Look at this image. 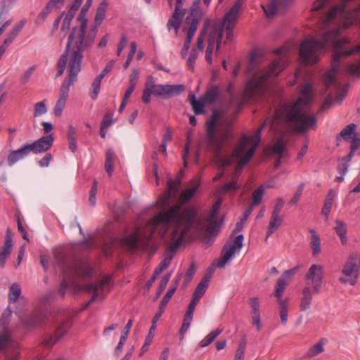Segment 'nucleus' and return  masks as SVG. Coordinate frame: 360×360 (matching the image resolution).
I'll return each instance as SVG.
<instances>
[{
  "label": "nucleus",
  "mask_w": 360,
  "mask_h": 360,
  "mask_svg": "<svg viewBox=\"0 0 360 360\" xmlns=\"http://www.w3.org/2000/svg\"><path fill=\"white\" fill-rule=\"evenodd\" d=\"M127 339V338H126L124 336H122V335L120 336L118 345L115 347V352H114L115 355L116 356H119L121 354Z\"/></svg>",
  "instance_id": "680f3d73"
},
{
  "label": "nucleus",
  "mask_w": 360,
  "mask_h": 360,
  "mask_svg": "<svg viewBox=\"0 0 360 360\" xmlns=\"http://www.w3.org/2000/svg\"><path fill=\"white\" fill-rule=\"evenodd\" d=\"M357 255L351 254L345 262L341 274L339 277V281L344 285H354L358 280L360 266L356 262Z\"/></svg>",
  "instance_id": "6e6552de"
},
{
  "label": "nucleus",
  "mask_w": 360,
  "mask_h": 360,
  "mask_svg": "<svg viewBox=\"0 0 360 360\" xmlns=\"http://www.w3.org/2000/svg\"><path fill=\"white\" fill-rule=\"evenodd\" d=\"M313 294H315L313 292V289H311L309 286H306L303 288L302 292V298L300 300V310L306 311L310 308L312 301Z\"/></svg>",
  "instance_id": "5701e85b"
},
{
  "label": "nucleus",
  "mask_w": 360,
  "mask_h": 360,
  "mask_svg": "<svg viewBox=\"0 0 360 360\" xmlns=\"http://www.w3.org/2000/svg\"><path fill=\"white\" fill-rule=\"evenodd\" d=\"M101 79L96 77L92 82L91 88L89 91V95L94 101L96 100L98 96L101 89Z\"/></svg>",
  "instance_id": "ea45409f"
},
{
  "label": "nucleus",
  "mask_w": 360,
  "mask_h": 360,
  "mask_svg": "<svg viewBox=\"0 0 360 360\" xmlns=\"http://www.w3.org/2000/svg\"><path fill=\"white\" fill-rule=\"evenodd\" d=\"M155 330H152V328H150L147 337L145 339V341H144V343H143L142 347L141 348V351H140V354H139V355L141 356L144 355V354L148 351V347H149V346L150 345V344L152 342V340H153V336H154L153 332Z\"/></svg>",
  "instance_id": "de8ad7c7"
},
{
  "label": "nucleus",
  "mask_w": 360,
  "mask_h": 360,
  "mask_svg": "<svg viewBox=\"0 0 360 360\" xmlns=\"http://www.w3.org/2000/svg\"><path fill=\"white\" fill-rule=\"evenodd\" d=\"M11 22V20H8L6 22L0 27V35L4 32L6 27H7ZM25 23V20L21 21L19 24L15 25L13 30L10 32L8 37L5 39L4 44L0 46V58L4 53L6 47L11 44L15 37L18 36V33L22 28Z\"/></svg>",
  "instance_id": "dca6fc26"
},
{
  "label": "nucleus",
  "mask_w": 360,
  "mask_h": 360,
  "mask_svg": "<svg viewBox=\"0 0 360 360\" xmlns=\"http://www.w3.org/2000/svg\"><path fill=\"white\" fill-rule=\"evenodd\" d=\"M208 283H209V278H203L200 282V283L198 285V286L194 292V294H195L197 295H198L199 296L202 297L208 287Z\"/></svg>",
  "instance_id": "8fccbe9b"
},
{
  "label": "nucleus",
  "mask_w": 360,
  "mask_h": 360,
  "mask_svg": "<svg viewBox=\"0 0 360 360\" xmlns=\"http://www.w3.org/2000/svg\"><path fill=\"white\" fill-rule=\"evenodd\" d=\"M12 247L13 245H10L9 243H4L0 251V266L1 268L5 266L6 262L11 253Z\"/></svg>",
  "instance_id": "4c0bfd02"
},
{
  "label": "nucleus",
  "mask_w": 360,
  "mask_h": 360,
  "mask_svg": "<svg viewBox=\"0 0 360 360\" xmlns=\"http://www.w3.org/2000/svg\"><path fill=\"white\" fill-rule=\"evenodd\" d=\"M110 281V277L109 276H105L101 281L94 284H89L82 286L81 290L94 292L90 301L87 303V305H89L90 303L94 302L96 298L101 296V293L104 292L106 288L108 287Z\"/></svg>",
  "instance_id": "2eb2a0df"
},
{
  "label": "nucleus",
  "mask_w": 360,
  "mask_h": 360,
  "mask_svg": "<svg viewBox=\"0 0 360 360\" xmlns=\"http://www.w3.org/2000/svg\"><path fill=\"white\" fill-rule=\"evenodd\" d=\"M93 0H86L85 4L82 6L79 15L78 16L77 21L82 22V20H86L85 15L92 4Z\"/></svg>",
  "instance_id": "13d9d810"
},
{
  "label": "nucleus",
  "mask_w": 360,
  "mask_h": 360,
  "mask_svg": "<svg viewBox=\"0 0 360 360\" xmlns=\"http://www.w3.org/2000/svg\"><path fill=\"white\" fill-rule=\"evenodd\" d=\"M222 332V329L217 328L216 330L210 333L207 335L199 343L201 347H205L210 345L214 340Z\"/></svg>",
  "instance_id": "a19ab883"
},
{
  "label": "nucleus",
  "mask_w": 360,
  "mask_h": 360,
  "mask_svg": "<svg viewBox=\"0 0 360 360\" xmlns=\"http://www.w3.org/2000/svg\"><path fill=\"white\" fill-rule=\"evenodd\" d=\"M328 342V340L325 338H321L317 342L311 346L306 355L308 358H313L324 352V346Z\"/></svg>",
  "instance_id": "b1692460"
},
{
  "label": "nucleus",
  "mask_w": 360,
  "mask_h": 360,
  "mask_svg": "<svg viewBox=\"0 0 360 360\" xmlns=\"http://www.w3.org/2000/svg\"><path fill=\"white\" fill-rule=\"evenodd\" d=\"M200 186V180H191L189 188L182 191L176 204L155 214L143 228L122 240V244L131 250L146 248L154 233L162 238L167 237L174 242V249L191 237L193 229H202L200 217L194 206H186Z\"/></svg>",
  "instance_id": "f257e3e1"
},
{
  "label": "nucleus",
  "mask_w": 360,
  "mask_h": 360,
  "mask_svg": "<svg viewBox=\"0 0 360 360\" xmlns=\"http://www.w3.org/2000/svg\"><path fill=\"white\" fill-rule=\"evenodd\" d=\"M173 255L169 254L160 263L158 267L155 270V275H159L161 274L165 269H166L171 263Z\"/></svg>",
  "instance_id": "09e8293b"
},
{
  "label": "nucleus",
  "mask_w": 360,
  "mask_h": 360,
  "mask_svg": "<svg viewBox=\"0 0 360 360\" xmlns=\"http://www.w3.org/2000/svg\"><path fill=\"white\" fill-rule=\"evenodd\" d=\"M31 145L27 144L25 146H23L20 148L16 150L18 153L21 155L22 158H25L27 157L31 152H32V149H31Z\"/></svg>",
  "instance_id": "69168bd1"
},
{
  "label": "nucleus",
  "mask_w": 360,
  "mask_h": 360,
  "mask_svg": "<svg viewBox=\"0 0 360 360\" xmlns=\"http://www.w3.org/2000/svg\"><path fill=\"white\" fill-rule=\"evenodd\" d=\"M286 148V140L284 137L278 139L271 147V153L278 155L279 158Z\"/></svg>",
  "instance_id": "72a5a7b5"
},
{
  "label": "nucleus",
  "mask_w": 360,
  "mask_h": 360,
  "mask_svg": "<svg viewBox=\"0 0 360 360\" xmlns=\"http://www.w3.org/2000/svg\"><path fill=\"white\" fill-rule=\"evenodd\" d=\"M310 245L314 255H317L321 252V240L316 231H310Z\"/></svg>",
  "instance_id": "f704fd0d"
},
{
  "label": "nucleus",
  "mask_w": 360,
  "mask_h": 360,
  "mask_svg": "<svg viewBox=\"0 0 360 360\" xmlns=\"http://www.w3.org/2000/svg\"><path fill=\"white\" fill-rule=\"evenodd\" d=\"M298 269L299 266L284 271L282 276L278 279L275 292V295L277 297V302H278V300H288V299H282V294L285 287L288 285L289 282L292 280Z\"/></svg>",
  "instance_id": "4468645a"
},
{
  "label": "nucleus",
  "mask_w": 360,
  "mask_h": 360,
  "mask_svg": "<svg viewBox=\"0 0 360 360\" xmlns=\"http://www.w3.org/2000/svg\"><path fill=\"white\" fill-rule=\"evenodd\" d=\"M18 316L21 321L22 326L25 328L34 326L41 321V319L37 316H32L28 318L25 314L19 313Z\"/></svg>",
  "instance_id": "473e14b6"
},
{
  "label": "nucleus",
  "mask_w": 360,
  "mask_h": 360,
  "mask_svg": "<svg viewBox=\"0 0 360 360\" xmlns=\"http://www.w3.org/2000/svg\"><path fill=\"white\" fill-rule=\"evenodd\" d=\"M218 212H217L212 208V210H210V212L209 215L207 216L205 221H203L200 217L202 229H193L191 230V234L195 231H201L203 230H205L207 233H212L213 229L215 228V226L217 225V219Z\"/></svg>",
  "instance_id": "a211bd4d"
},
{
  "label": "nucleus",
  "mask_w": 360,
  "mask_h": 360,
  "mask_svg": "<svg viewBox=\"0 0 360 360\" xmlns=\"http://www.w3.org/2000/svg\"><path fill=\"white\" fill-rule=\"evenodd\" d=\"M188 99L195 114H203L205 112L204 108L207 103H205L202 97L197 99L194 94H191L189 95Z\"/></svg>",
  "instance_id": "cd10ccee"
},
{
  "label": "nucleus",
  "mask_w": 360,
  "mask_h": 360,
  "mask_svg": "<svg viewBox=\"0 0 360 360\" xmlns=\"http://www.w3.org/2000/svg\"><path fill=\"white\" fill-rule=\"evenodd\" d=\"M222 38V28L220 24H215L212 27V31L208 39V45L205 51V59L208 63H212V53L216 48L218 49Z\"/></svg>",
  "instance_id": "f8f14e48"
},
{
  "label": "nucleus",
  "mask_w": 360,
  "mask_h": 360,
  "mask_svg": "<svg viewBox=\"0 0 360 360\" xmlns=\"http://www.w3.org/2000/svg\"><path fill=\"white\" fill-rule=\"evenodd\" d=\"M151 94H153V91L146 82L145 84V89L143 92L142 101L146 103H150Z\"/></svg>",
  "instance_id": "052dcab7"
},
{
  "label": "nucleus",
  "mask_w": 360,
  "mask_h": 360,
  "mask_svg": "<svg viewBox=\"0 0 360 360\" xmlns=\"http://www.w3.org/2000/svg\"><path fill=\"white\" fill-rule=\"evenodd\" d=\"M219 89L217 86H212L210 89H209L202 98L204 99L205 103L207 104L212 103L216 101L219 96Z\"/></svg>",
  "instance_id": "79ce46f5"
},
{
  "label": "nucleus",
  "mask_w": 360,
  "mask_h": 360,
  "mask_svg": "<svg viewBox=\"0 0 360 360\" xmlns=\"http://www.w3.org/2000/svg\"><path fill=\"white\" fill-rule=\"evenodd\" d=\"M283 205H284V200H283V198H278L276 200V204L274 207L271 214H280Z\"/></svg>",
  "instance_id": "338daca9"
},
{
  "label": "nucleus",
  "mask_w": 360,
  "mask_h": 360,
  "mask_svg": "<svg viewBox=\"0 0 360 360\" xmlns=\"http://www.w3.org/2000/svg\"><path fill=\"white\" fill-rule=\"evenodd\" d=\"M63 0H50L48 4H46V7L43 8L41 12L38 14L35 19V24L38 26L42 25L52 9L56 6V5L60 2H62Z\"/></svg>",
  "instance_id": "aec40b11"
},
{
  "label": "nucleus",
  "mask_w": 360,
  "mask_h": 360,
  "mask_svg": "<svg viewBox=\"0 0 360 360\" xmlns=\"http://www.w3.org/2000/svg\"><path fill=\"white\" fill-rule=\"evenodd\" d=\"M12 311L8 307L2 314L0 319V323L3 326H6L8 323V320L11 316Z\"/></svg>",
  "instance_id": "e2e57ef3"
},
{
  "label": "nucleus",
  "mask_w": 360,
  "mask_h": 360,
  "mask_svg": "<svg viewBox=\"0 0 360 360\" xmlns=\"http://www.w3.org/2000/svg\"><path fill=\"white\" fill-rule=\"evenodd\" d=\"M313 96L312 86L310 84H304L299 98L285 103L276 110L274 120L270 123L271 129L279 131L281 124L287 125L296 131L314 129L316 119L313 114L307 112Z\"/></svg>",
  "instance_id": "7ed1b4c3"
},
{
  "label": "nucleus",
  "mask_w": 360,
  "mask_h": 360,
  "mask_svg": "<svg viewBox=\"0 0 360 360\" xmlns=\"http://www.w3.org/2000/svg\"><path fill=\"white\" fill-rule=\"evenodd\" d=\"M21 295V288L19 284L13 283L9 290L8 299L10 302H15Z\"/></svg>",
  "instance_id": "c03bdc74"
},
{
  "label": "nucleus",
  "mask_w": 360,
  "mask_h": 360,
  "mask_svg": "<svg viewBox=\"0 0 360 360\" xmlns=\"http://www.w3.org/2000/svg\"><path fill=\"white\" fill-rule=\"evenodd\" d=\"M183 1L176 0L175 10L167 23L168 30L170 32L174 30L176 35L178 34L182 19L185 15V10L182 8ZM168 2L169 6H172L173 0H168Z\"/></svg>",
  "instance_id": "ddd939ff"
},
{
  "label": "nucleus",
  "mask_w": 360,
  "mask_h": 360,
  "mask_svg": "<svg viewBox=\"0 0 360 360\" xmlns=\"http://www.w3.org/2000/svg\"><path fill=\"white\" fill-rule=\"evenodd\" d=\"M223 112L220 110L214 111L210 120L207 123V131L210 144H212L214 140V129L219 124Z\"/></svg>",
  "instance_id": "6ab92c4d"
},
{
  "label": "nucleus",
  "mask_w": 360,
  "mask_h": 360,
  "mask_svg": "<svg viewBox=\"0 0 360 360\" xmlns=\"http://www.w3.org/2000/svg\"><path fill=\"white\" fill-rule=\"evenodd\" d=\"M175 291H176V286H171L169 288V290H167L165 295L163 297V298L160 304V306H159L160 308L163 309H165V307H166L167 303L169 302L171 297H172V295H174Z\"/></svg>",
  "instance_id": "3c124183"
},
{
  "label": "nucleus",
  "mask_w": 360,
  "mask_h": 360,
  "mask_svg": "<svg viewBox=\"0 0 360 360\" xmlns=\"http://www.w3.org/2000/svg\"><path fill=\"white\" fill-rule=\"evenodd\" d=\"M264 191L265 188L263 186H260L255 190L252 193V200L250 205L254 207L258 205L262 200Z\"/></svg>",
  "instance_id": "37998d69"
},
{
  "label": "nucleus",
  "mask_w": 360,
  "mask_h": 360,
  "mask_svg": "<svg viewBox=\"0 0 360 360\" xmlns=\"http://www.w3.org/2000/svg\"><path fill=\"white\" fill-rule=\"evenodd\" d=\"M243 236H237L233 240L227 242L222 248L221 257L212 263V271L216 268H223L243 248Z\"/></svg>",
  "instance_id": "0eeeda50"
},
{
  "label": "nucleus",
  "mask_w": 360,
  "mask_h": 360,
  "mask_svg": "<svg viewBox=\"0 0 360 360\" xmlns=\"http://www.w3.org/2000/svg\"><path fill=\"white\" fill-rule=\"evenodd\" d=\"M108 4L106 1H103L100 6L97 8L96 17H95V22L98 25L101 23V22L103 20V19L105 17V12L107 10Z\"/></svg>",
  "instance_id": "49530a36"
},
{
  "label": "nucleus",
  "mask_w": 360,
  "mask_h": 360,
  "mask_svg": "<svg viewBox=\"0 0 360 360\" xmlns=\"http://www.w3.org/2000/svg\"><path fill=\"white\" fill-rule=\"evenodd\" d=\"M180 184H181L180 179H178V180L169 179L168 183H167L168 190H169L168 193L165 196L162 197L161 204L165 205V204L167 203L170 196L175 195L178 192L179 186Z\"/></svg>",
  "instance_id": "bb28decb"
},
{
  "label": "nucleus",
  "mask_w": 360,
  "mask_h": 360,
  "mask_svg": "<svg viewBox=\"0 0 360 360\" xmlns=\"http://www.w3.org/2000/svg\"><path fill=\"white\" fill-rule=\"evenodd\" d=\"M139 70H134L129 76V85L136 87L139 78Z\"/></svg>",
  "instance_id": "0e129e2a"
},
{
  "label": "nucleus",
  "mask_w": 360,
  "mask_h": 360,
  "mask_svg": "<svg viewBox=\"0 0 360 360\" xmlns=\"http://www.w3.org/2000/svg\"><path fill=\"white\" fill-rule=\"evenodd\" d=\"M335 198V195L333 190H330L328 193L327 194L326 199L324 200V205L321 210V214L323 215L327 220L329 217V214L330 212L333 200Z\"/></svg>",
  "instance_id": "7c9ffc66"
},
{
  "label": "nucleus",
  "mask_w": 360,
  "mask_h": 360,
  "mask_svg": "<svg viewBox=\"0 0 360 360\" xmlns=\"http://www.w3.org/2000/svg\"><path fill=\"white\" fill-rule=\"evenodd\" d=\"M291 1L292 0H270L266 4H262V8L266 15L268 18H271L276 13L280 5L287 4Z\"/></svg>",
  "instance_id": "412c9836"
},
{
  "label": "nucleus",
  "mask_w": 360,
  "mask_h": 360,
  "mask_svg": "<svg viewBox=\"0 0 360 360\" xmlns=\"http://www.w3.org/2000/svg\"><path fill=\"white\" fill-rule=\"evenodd\" d=\"M54 141L53 134L41 137L39 139L30 143L32 153L37 154L49 150L53 146Z\"/></svg>",
  "instance_id": "f3484780"
},
{
  "label": "nucleus",
  "mask_w": 360,
  "mask_h": 360,
  "mask_svg": "<svg viewBox=\"0 0 360 360\" xmlns=\"http://www.w3.org/2000/svg\"><path fill=\"white\" fill-rule=\"evenodd\" d=\"M244 0H237L230 10L225 14L223 22H216L213 24H220L221 28L224 27L226 30V38L231 39L233 35L232 31L236 24Z\"/></svg>",
  "instance_id": "1a4fd4ad"
},
{
  "label": "nucleus",
  "mask_w": 360,
  "mask_h": 360,
  "mask_svg": "<svg viewBox=\"0 0 360 360\" xmlns=\"http://www.w3.org/2000/svg\"><path fill=\"white\" fill-rule=\"evenodd\" d=\"M186 24L189 25V27L188 29V32H187L186 39L188 41H191L193 36L195 34L197 27H198V20L197 18H195L193 15V13H191V15H189L186 17Z\"/></svg>",
  "instance_id": "c756f323"
},
{
  "label": "nucleus",
  "mask_w": 360,
  "mask_h": 360,
  "mask_svg": "<svg viewBox=\"0 0 360 360\" xmlns=\"http://www.w3.org/2000/svg\"><path fill=\"white\" fill-rule=\"evenodd\" d=\"M66 331L67 329L63 326L58 327L53 335L44 340V345L48 347L53 346L65 334Z\"/></svg>",
  "instance_id": "c85d7f7f"
},
{
  "label": "nucleus",
  "mask_w": 360,
  "mask_h": 360,
  "mask_svg": "<svg viewBox=\"0 0 360 360\" xmlns=\"http://www.w3.org/2000/svg\"><path fill=\"white\" fill-rule=\"evenodd\" d=\"M323 278V267L320 265L312 264L306 275L307 286L311 287L313 292L318 294L322 285Z\"/></svg>",
  "instance_id": "9b49d317"
},
{
  "label": "nucleus",
  "mask_w": 360,
  "mask_h": 360,
  "mask_svg": "<svg viewBox=\"0 0 360 360\" xmlns=\"http://www.w3.org/2000/svg\"><path fill=\"white\" fill-rule=\"evenodd\" d=\"M355 128L356 125L354 124H349L341 131L340 136L345 140H349L354 133Z\"/></svg>",
  "instance_id": "603ef678"
},
{
  "label": "nucleus",
  "mask_w": 360,
  "mask_h": 360,
  "mask_svg": "<svg viewBox=\"0 0 360 360\" xmlns=\"http://www.w3.org/2000/svg\"><path fill=\"white\" fill-rule=\"evenodd\" d=\"M246 348V342L242 341L238 344L237 349L236 351L235 356L233 360H243L245 356Z\"/></svg>",
  "instance_id": "864d4df0"
},
{
  "label": "nucleus",
  "mask_w": 360,
  "mask_h": 360,
  "mask_svg": "<svg viewBox=\"0 0 360 360\" xmlns=\"http://www.w3.org/2000/svg\"><path fill=\"white\" fill-rule=\"evenodd\" d=\"M83 52L69 48L67 45L64 53L58 61V72L56 76H61L67 67L68 75L65 79L77 82L79 73L82 70Z\"/></svg>",
  "instance_id": "39448f33"
},
{
  "label": "nucleus",
  "mask_w": 360,
  "mask_h": 360,
  "mask_svg": "<svg viewBox=\"0 0 360 360\" xmlns=\"http://www.w3.org/2000/svg\"><path fill=\"white\" fill-rule=\"evenodd\" d=\"M23 159L21 155H20V154L18 153V151L15 150H13L11 151L8 156V158H7V160H8V163L10 166H13L17 162H18L19 160Z\"/></svg>",
  "instance_id": "6e6d98bb"
},
{
  "label": "nucleus",
  "mask_w": 360,
  "mask_h": 360,
  "mask_svg": "<svg viewBox=\"0 0 360 360\" xmlns=\"http://www.w3.org/2000/svg\"><path fill=\"white\" fill-rule=\"evenodd\" d=\"M262 127L258 129L253 135L243 136L239 145L231 155H226L220 150H217L214 159V164L221 169L236 162L235 171L232 174L231 181L225 184L219 190L220 193H233L240 188L238 182V176L245 165H246L257 148L261 138Z\"/></svg>",
  "instance_id": "20e7f679"
},
{
  "label": "nucleus",
  "mask_w": 360,
  "mask_h": 360,
  "mask_svg": "<svg viewBox=\"0 0 360 360\" xmlns=\"http://www.w3.org/2000/svg\"><path fill=\"white\" fill-rule=\"evenodd\" d=\"M76 82L65 79L62 82V84L59 90V96L58 99H62L68 101L69 97V93L70 86L73 85Z\"/></svg>",
  "instance_id": "2f4dec72"
},
{
  "label": "nucleus",
  "mask_w": 360,
  "mask_h": 360,
  "mask_svg": "<svg viewBox=\"0 0 360 360\" xmlns=\"http://www.w3.org/2000/svg\"><path fill=\"white\" fill-rule=\"evenodd\" d=\"M203 42H204V36H203V33H202V34L198 37L197 45L192 50V51L189 56L188 62H187L188 67L191 70H193V68H194V65L195 63V60L198 57V55L200 53L202 52Z\"/></svg>",
  "instance_id": "4be33fe9"
},
{
  "label": "nucleus",
  "mask_w": 360,
  "mask_h": 360,
  "mask_svg": "<svg viewBox=\"0 0 360 360\" xmlns=\"http://www.w3.org/2000/svg\"><path fill=\"white\" fill-rule=\"evenodd\" d=\"M250 305L251 307V315L260 314L259 313V302L257 297H251L250 299Z\"/></svg>",
  "instance_id": "4d7b16f0"
},
{
  "label": "nucleus",
  "mask_w": 360,
  "mask_h": 360,
  "mask_svg": "<svg viewBox=\"0 0 360 360\" xmlns=\"http://www.w3.org/2000/svg\"><path fill=\"white\" fill-rule=\"evenodd\" d=\"M47 102L46 100H44L40 102H37L34 105V112L33 116L34 117H39L44 115L47 112Z\"/></svg>",
  "instance_id": "a18cd8bd"
},
{
  "label": "nucleus",
  "mask_w": 360,
  "mask_h": 360,
  "mask_svg": "<svg viewBox=\"0 0 360 360\" xmlns=\"http://www.w3.org/2000/svg\"><path fill=\"white\" fill-rule=\"evenodd\" d=\"M345 96H346V90L345 89H342V91L338 92V95H337V96L335 97V99H333L330 96L328 97L326 99V101H324V103H323V104L322 105V108H328L330 105H332L333 103H341L342 101L345 99Z\"/></svg>",
  "instance_id": "58836bf2"
},
{
  "label": "nucleus",
  "mask_w": 360,
  "mask_h": 360,
  "mask_svg": "<svg viewBox=\"0 0 360 360\" xmlns=\"http://www.w3.org/2000/svg\"><path fill=\"white\" fill-rule=\"evenodd\" d=\"M74 16H75V14H73L69 11L65 14V16L63 19V21L62 23V27H61V30L63 31L69 30L72 20L74 18Z\"/></svg>",
  "instance_id": "bf43d9fd"
},
{
  "label": "nucleus",
  "mask_w": 360,
  "mask_h": 360,
  "mask_svg": "<svg viewBox=\"0 0 360 360\" xmlns=\"http://www.w3.org/2000/svg\"><path fill=\"white\" fill-rule=\"evenodd\" d=\"M283 220V215L271 214L266 232V240L282 225Z\"/></svg>",
  "instance_id": "393cba45"
},
{
  "label": "nucleus",
  "mask_w": 360,
  "mask_h": 360,
  "mask_svg": "<svg viewBox=\"0 0 360 360\" xmlns=\"http://www.w3.org/2000/svg\"><path fill=\"white\" fill-rule=\"evenodd\" d=\"M115 60H110L105 67V68L102 70V72L97 76V77L103 79V77L111 71L114 65H115Z\"/></svg>",
  "instance_id": "774afa93"
},
{
  "label": "nucleus",
  "mask_w": 360,
  "mask_h": 360,
  "mask_svg": "<svg viewBox=\"0 0 360 360\" xmlns=\"http://www.w3.org/2000/svg\"><path fill=\"white\" fill-rule=\"evenodd\" d=\"M86 28L87 20H82L79 26L73 28L67 44L69 48L83 52L94 44L98 29L96 26L89 30Z\"/></svg>",
  "instance_id": "423d86ee"
},
{
  "label": "nucleus",
  "mask_w": 360,
  "mask_h": 360,
  "mask_svg": "<svg viewBox=\"0 0 360 360\" xmlns=\"http://www.w3.org/2000/svg\"><path fill=\"white\" fill-rule=\"evenodd\" d=\"M115 153L112 149H108L105 153V168L108 174L111 176L114 171Z\"/></svg>",
  "instance_id": "c9c22d12"
},
{
  "label": "nucleus",
  "mask_w": 360,
  "mask_h": 360,
  "mask_svg": "<svg viewBox=\"0 0 360 360\" xmlns=\"http://www.w3.org/2000/svg\"><path fill=\"white\" fill-rule=\"evenodd\" d=\"M288 300H278L279 315L282 324L285 325L288 322Z\"/></svg>",
  "instance_id": "e433bc0d"
},
{
  "label": "nucleus",
  "mask_w": 360,
  "mask_h": 360,
  "mask_svg": "<svg viewBox=\"0 0 360 360\" xmlns=\"http://www.w3.org/2000/svg\"><path fill=\"white\" fill-rule=\"evenodd\" d=\"M67 101H64L62 99H58L56 103L53 108V113L55 116L60 117L63 111V109L65 107Z\"/></svg>",
  "instance_id": "5fc2aeb1"
},
{
  "label": "nucleus",
  "mask_w": 360,
  "mask_h": 360,
  "mask_svg": "<svg viewBox=\"0 0 360 360\" xmlns=\"http://www.w3.org/2000/svg\"><path fill=\"white\" fill-rule=\"evenodd\" d=\"M288 46H283L276 49L274 53L278 58L265 68H261L259 65L263 61L264 51L262 49L253 50L250 55V63L248 67V74L251 78L247 82L243 95V102L250 99L256 98L264 94L269 86V80L276 77L286 67V60L284 56L288 51Z\"/></svg>",
  "instance_id": "f03ea898"
},
{
  "label": "nucleus",
  "mask_w": 360,
  "mask_h": 360,
  "mask_svg": "<svg viewBox=\"0 0 360 360\" xmlns=\"http://www.w3.org/2000/svg\"><path fill=\"white\" fill-rule=\"evenodd\" d=\"M335 226L334 227V229L336 232V233L340 237L341 243L342 245H345L347 242V224L345 221L342 220H336L335 221Z\"/></svg>",
  "instance_id": "a878e982"
},
{
  "label": "nucleus",
  "mask_w": 360,
  "mask_h": 360,
  "mask_svg": "<svg viewBox=\"0 0 360 360\" xmlns=\"http://www.w3.org/2000/svg\"><path fill=\"white\" fill-rule=\"evenodd\" d=\"M147 82L153 91V94L160 97H170L178 95L184 90V86L181 84H156L152 76L148 77Z\"/></svg>",
  "instance_id": "9d476101"
}]
</instances>
